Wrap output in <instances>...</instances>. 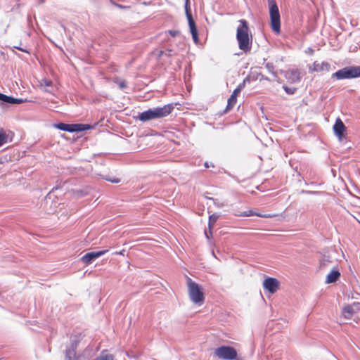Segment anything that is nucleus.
Segmentation results:
<instances>
[{
  "label": "nucleus",
  "mask_w": 360,
  "mask_h": 360,
  "mask_svg": "<svg viewBox=\"0 0 360 360\" xmlns=\"http://www.w3.org/2000/svg\"><path fill=\"white\" fill-rule=\"evenodd\" d=\"M236 215L238 216V217L257 216V217H263V218H274V217H276V214H260V213H256V212H253L252 210H248V211L242 212L240 214H237Z\"/></svg>",
  "instance_id": "obj_14"
},
{
  "label": "nucleus",
  "mask_w": 360,
  "mask_h": 360,
  "mask_svg": "<svg viewBox=\"0 0 360 360\" xmlns=\"http://www.w3.org/2000/svg\"><path fill=\"white\" fill-rule=\"evenodd\" d=\"M52 82L47 79H42L41 82V86H52Z\"/></svg>",
  "instance_id": "obj_21"
},
{
  "label": "nucleus",
  "mask_w": 360,
  "mask_h": 360,
  "mask_svg": "<svg viewBox=\"0 0 360 360\" xmlns=\"http://www.w3.org/2000/svg\"><path fill=\"white\" fill-rule=\"evenodd\" d=\"M269 6V15L271 20V27L277 34L281 32L280 13L276 0H268Z\"/></svg>",
  "instance_id": "obj_4"
},
{
  "label": "nucleus",
  "mask_w": 360,
  "mask_h": 360,
  "mask_svg": "<svg viewBox=\"0 0 360 360\" xmlns=\"http://www.w3.org/2000/svg\"><path fill=\"white\" fill-rule=\"evenodd\" d=\"M119 86L121 88V89H124L127 87V82L126 81H121L120 83H119Z\"/></svg>",
  "instance_id": "obj_27"
},
{
  "label": "nucleus",
  "mask_w": 360,
  "mask_h": 360,
  "mask_svg": "<svg viewBox=\"0 0 360 360\" xmlns=\"http://www.w3.org/2000/svg\"><path fill=\"white\" fill-rule=\"evenodd\" d=\"M188 0H186V13L188 21V25L190 28L191 33L192 34L193 39L195 44L198 43V30L195 23V21L192 17V15L189 11L188 7Z\"/></svg>",
  "instance_id": "obj_8"
},
{
  "label": "nucleus",
  "mask_w": 360,
  "mask_h": 360,
  "mask_svg": "<svg viewBox=\"0 0 360 360\" xmlns=\"http://www.w3.org/2000/svg\"><path fill=\"white\" fill-rule=\"evenodd\" d=\"M285 77L290 83H297L301 80L300 72L298 69L287 70L285 72Z\"/></svg>",
  "instance_id": "obj_12"
},
{
  "label": "nucleus",
  "mask_w": 360,
  "mask_h": 360,
  "mask_svg": "<svg viewBox=\"0 0 360 360\" xmlns=\"http://www.w3.org/2000/svg\"><path fill=\"white\" fill-rule=\"evenodd\" d=\"M218 218H219V216L217 214H213L209 217L208 226H209L210 230H212L213 229L214 225L215 222L217 221V220L218 219Z\"/></svg>",
  "instance_id": "obj_20"
},
{
  "label": "nucleus",
  "mask_w": 360,
  "mask_h": 360,
  "mask_svg": "<svg viewBox=\"0 0 360 360\" xmlns=\"http://www.w3.org/2000/svg\"><path fill=\"white\" fill-rule=\"evenodd\" d=\"M8 134L3 128H0V146L8 142Z\"/></svg>",
  "instance_id": "obj_17"
},
{
  "label": "nucleus",
  "mask_w": 360,
  "mask_h": 360,
  "mask_svg": "<svg viewBox=\"0 0 360 360\" xmlns=\"http://www.w3.org/2000/svg\"><path fill=\"white\" fill-rule=\"evenodd\" d=\"M186 284L188 296L191 302L201 306L205 302V300L202 288L189 277H187Z\"/></svg>",
  "instance_id": "obj_3"
},
{
  "label": "nucleus",
  "mask_w": 360,
  "mask_h": 360,
  "mask_svg": "<svg viewBox=\"0 0 360 360\" xmlns=\"http://www.w3.org/2000/svg\"><path fill=\"white\" fill-rule=\"evenodd\" d=\"M204 165H205V167L206 168H209V167H211V166H212V167H214V165H212V164H211V165H210L208 162H205V164H204Z\"/></svg>",
  "instance_id": "obj_29"
},
{
  "label": "nucleus",
  "mask_w": 360,
  "mask_h": 360,
  "mask_svg": "<svg viewBox=\"0 0 360 360\" xmlns=\"http://www.w3.org/2000/svg\"><path fill=\"white\" fill-rule=\"evenodd\" d=\"M333 129L339 139L341 140L344 136V132L346 130V127L340 119L336 120L335 123L333 126Z\"/></svg>",
  "instance_id": "obj_13"
},
{
  "label": "nucleus",
  "mask_w": 360,
  "mask_h": 360,
  "mask_svg": "<svg viewBox=\"0 0 360 360\" xmlns=\"http://www.w3.org/2000/svg\"><path fill=\"white\" fill-rule=\"evenodd\" d=\"M168 32L172 37H176L179 34V31L178 30H169Z\"/></svg>",
  "instance_id": "obj_25"
},
{
  "label": "nucleus",
  "mask_w": 360,
  "mask_h": 360,
  "mask_svg": "<svg viewBox=\"0 0 360 360\" xmlns=\"http://www.w3.org/2000/svg\"><path fill=\"white\" fill-rule=\"evenodd\" d=\"M124 250H122L120 252H116L115 254L116 255H124Z\"/></svg>",
  "instance_id": "obj_30"
},
{
  "label": "nucleus",
  "mask_w": 360,
  "mask_h": 360,
  "mask_svg": "<svg viewBox=\"0 0 360 360\" xmlns=\"http://www.w3.org/2000/svg\"><path fill=\"white\" fill-rule=\"evenodd\" d=\"M0 100L8 103H13V104H20L23 102L22 99L20 98H15L11 96H6L5 94H3L0 93Z\"/></svg>",
  "instance_id": "obj_16"
},
{
  "label": "nucleus",
  "mask_w": 360,
  "mask_h": 360,
  "mask_svg": "<svg viewBox=\"0 0 360 360\" xmlns=\"http://www.w3.org/2000/svg\"><path fill=\"white\" fill-rule=\"evenodd\" d=\"M210 200H212L214 202V204L217 207H224V203H219V202H216V200L212 198H210Z\"/></svg>",
  "instance_id": "obj_26"
},
{
  "label": "nucleus",
  "mask_w": 360,
  "mask_h": 360,
  "mask_svg": "<svg viewBox=\"0 0 360 360\" xmlns=\"http://www.w3.org/2000/svg\"><path fill=\"white\" fill-rule=\"evenodd\" d=\"M240 91H241V86H238L236 89H235L233 90L232 95L237 97L238 96V94H240Z\"/></svg>",
  "instance_id": "obj_23"
},
{
  "label": "nucleus",
  "mask_w": 360,
  "mask_h": 360,
  "mask_svg": "<svg viewBox=\"0 0 360 360\" xmlns=\"http://www.w3.org/2000/svg\"><path fill=\"white\" fill-rule=\"evenodd\" d=\"M353 313H354V310L351 306L347 305L343 308V315L345 318H347V319L350 318L352 316V315L353 314Z\"/></svg>",
  "instance_id": "obj_19"
},
{
  "label": "nucleus",
  "mask_w": 360,
  "mask_h": 360,
  "mask_svg": "<svg viewBox=\"0 0 360 360\" xmlns=\"http://www.w3.org/2000/svg\"><path fill=\"white\" fill-rule=\"evenodd\" d=\"M236 30V39L238 47L245 53H248L252 49V35L249 28V24L245 19L238 20Z\"/></svg>",
  "instance_id": "obj_1"
},
{
  "label": "nucleus",
  "mask_w": 360,
  "mask_h": 360,
  "mask_svg": "<svg viewBox=\"0 0 360 360\" xmlns=\"http://www.w3.org/2000/svg\"><path fill=\"white\" fill-rule=\"evenodd\" d=\"M283 89L285 91V92L288 94H293L296 90L295 88H293V89H291V88H289L286 86H283Z\"/></svg>",
  "instance_id": "obj_22"
},
{
  "label": "nucleus",
  "mask_w": 360,
  "mask_h": 360,
  "mask_svg": "<svg viewBox=\"0 0 360 360\" xmlns=\"http://www.w3.org/2000/svg\"><path fill=\"white\" fill-rule=\"evenodd\" d=\"M106 180L108 181H110L112 183H115V184H117V183L120 182V179L119 178H113V179L107 178Z\"/></svg>",
  "instance_id": "obj_24"
},
{
  "label": "nucleus",
  "mask_w": 360,
  "mask_h": 360,
  "mask_svg": "<svg viewBox=\"0 0 360 360\" xmlns=\"http://www.w3.org/2000/svg\"><path fill=\"white\" fill-rule=\"evenodd\" d=\"M309 69L310 72H328L330 70V65L326 61H323L321 63L318 61H314L313 64L311 66H309Z\"/></svg>",
  "instance_id": "obj_10"
},
{
  "label": "nucleus",
  "mask_w": 360,
  "mask_h": 360,
  "mask_svg": "<svg viewBox=\"0 0 360 360\" xmlns=\"http://www.w3.org/2000/svg\"><path fill=\"white\" fill-rule=\"evenodd\" d=\"M360 77V66H349L344 68L333 73L332 78L338 80L352 79Z\"/></svg>",
  "instance_id": "obj_5"
},
{
  "label": "nucleus",
  "mask_w": 360,
  "mask_h": 360,
  "mask_svg": "<svg viewBox=\"0 0 360 360\" xmlns=\"http://www.w3.org/2000/svg\"><path fill=\"white\" fill-rule=\"evenodd\" d=\"M236 101H237V97L231 94V96L228 99L227 106H226V110H229L232 109L233 108V106L236 105Z\"/></svg>",
  "instance_id": "obj_18"
},
{
  "label": "nucleus",
  "mask_w": 360,
  "mask_h": 360,
  "mask_svg": "<svg viewBox=\"0 0 360 360\" xmlns=\"http://www.w3.org/2000/svg\"><path fill=\"white\" fill-rule=\"evenodd\" d=\"M108 252V250H101L98 252H91L85 254L81 258V260L86 264H89L91 262L92 260L97 259L98 257L103 255L106 252Z\"/></svg>",
  "instance_id": "obj_11"
},
{
  "label": "nucleus",
  "mask_w": 360,
  "mask_h": 360,
  "mask_svg": "<svg viewBox=\"0 0 360 360\" xmlns=\"http://www.w3.org/2000/svg\"><path fill=\"white\" fill-rule=\"evenodd\" d=\"M214 354L219 359L224 360H234L237 357L236 350L229 346H221L215 349Z\"/></svg>",
  "instance_id": "obj_6"
},
{
  "label": "nucleus",
  "mask_w": 360,
  "mask_h": 360,
  "mask_svg": "<svg viewBox=\"0 0 360 360\" xmlns=\"http://www.w3.org/2000/svg\"><path fill=\"white\" fill-rule=\"evenodd\" d=\"M263 287L270 293H275L279 288V281L274 278L269 277L263 282Z\"/></svg>",
  "instance_id": "obj_9"
},
{
  "label": "nucleus",
  "mask_w": 360,
  "mask_h": 360,
  "mask_svg": "<svg viewBox=\"0 0 360 360\" xmlns=\"http://www.w3.org/2000/svg\"><path fill=\"white\" fill-rule=\"evenodd\" d=\"M55 127L69 132H78L91 129L92 127L90 124H65L58 123L56 124Z\"/></svg>",
  "instance_id": "obj_7"
},
{
  "label": "nucleus",
  "mask_w": 360,
  "mask_h": 360,
  "mask_svg": "<svg viewBox=\"0 0 360 360\" xmlns=\"http://www.w3.org/2000/svg\"><path fill=\"white\" fill-rule=\"evenodd\" d=\"M174 110L172 104H167L162 107L149 109L139 115V119L141 122H147L151 120L160 119L169 115Z\"/></svg>",
  "instance_id": "obj_2"
},
{
  "label": "nucleus",
  "mask_w": 360,
  "mask_h": 360,
  "mask_svg": "<svg viewBox=\"0 0 360 360\" xmlns=\"http://www.w3.org/2000/svg\"><path fill=\"white\" fill-rule=\"evenodd\" d=\"M340 277V273L338 271V269H333L326 276L325 283L327 284L335 283L339 279Z\"/></svg>",
  "instance_id": "obj_15"
},
{
  "label": "nucleus",
  "mask_w": 360,
  "mask_h": 360,
  "mask_svg": "<svg viewBox=\"0 0 360 360\" xmlns=\"http://www.w3.org/2000/svg\"><path fill=\"white\" fill-rule=\"evenodd\" d=\"M266 68L269 70L271 71L273 70V65L270 63H266Z\"/></svg>",
  "instance_id": "obj_28"
}]
</instances>
